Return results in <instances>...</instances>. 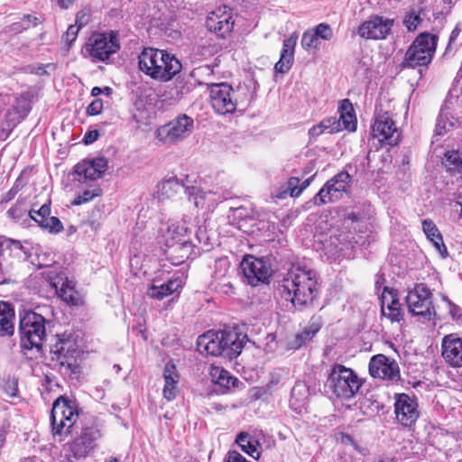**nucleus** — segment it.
I'll return each mask as SVG.
<instances>
[{
  "label": "nucleus",
  "instance_id": "obj_54",
  "mask_svg": "<svg viewBox=\"0 0 462 462\" xmlns=\"http://www.w3.org/2000/svg\"><path fill=\"white\" fill-rule=\"evenodd\" d=\"M322 328V320L320 316H312L309 325L303 329L305 334L309 335L311 338H313L316 334Z\"/></svg>",
  "mask_w": 462,
  "mask_h": 462
},
{
  "label": "nucleus",
  "instance_id": "obj_19",
  "mask_svg": "<svg viewBox=\"0 0 462 462\" xmlns=\"http://www.w3.org/2000/svg\"><path fill=\"white\" fill-rule=\"evenodd\" d=\"M219 337L222 340L225 356L230 359L236 357L249 341L247 335L237 328L219 330Z\"/></svg>",
  "mask_w": 462,
  "mask_h": 462
},
{
  "label": "nucleus",
  "instance_id": "obj_3",
  "mask_svg": "<svg viewBox=\"0 0 462 462\" xmlns=\"http://www.w3.org/2000/svg\"><path fill=\"white\" fill-rule=\"evenodd\" d=\"M81 353L71 333L57 335L50 349V366L69 380H78L81 374Z\"/></svg>",
  "mask_w": 462,
  "mask_h": 462
},
{
  "label": "nucleus",
  "instance_id": "obj_45",
  "mask_svg": "<svg viewBox=\"0 0 462 462\" xmlns=\"http://www.w3.org/2000/svg\"><path fill=\"white\" fill-rule=\"evenodd\" d=\"M102 193L100 188H96L94 189H87L84 190L81 194H79L74 200L72 201V205L79 206L84 203H88L92 200L94 198L100 196Z\"/></svg>",
  "mask_w": 462,
  "mask_h": 462
},
{
  "label": "nucleus",
  "instance_id": "obj_5",
  "mask_svg": "<svg viewBox=\"0 0 462 462\" xmlns=\"http://www.w3.org/2000/svg\"><path fill=\"white\" fill-rule=\"evenodd\" d=\"M79 415V404L75 398L60 395L52 403L51 425L53 435L70 433Z\"/></svg>",
  "mask_w": 462,
  "mask_h": 462
},
{
  "label": "nucleus",
  "instance_id": "obj_62",
  "mask_svg": "<svg viewBox=\"0 0 462 462\" xmlns=\"http://www.w3.org/2000/svg\"><path fill=\"white\" fill-rule=\"evenodd\" d=\"M420 23L421 19L419 14H410L408 19H406V29L410 32H413Z\"/></svg>",
  "mask_w": 462,
  "mask_h": 462
},
{
  "label": "nucleus",
  "instance_id": "obj_32",
  "mask_svg": "<svg viewBox=\"0 0 462 462\" xmlns=\"http://www.w3.org/2000/svg\"><path fill=\"white\" fill-rule=\"evenodd\" d=\"M15 312L13 305L0 301V337H11L14 333Z\"/></svg>",
  "mask_w": 462,
  "mask_h": 462
},
{
  "label": "nucleus",
  "instance_id": "obj_18",
  "mask_svg": "<svg viewBox=\"0 0 462 462\" xmlns=\"http://www.w3.org/2000/svg\"><path fill=\"white\" fill-rule=\"evenodd\" d=\"M206 27L217 37L226 38L234 27L231 10H226V6H224V9L218 8L209 13L206 20Z\"/></svg>",
  "mask_w": 462,
  "mask_h": 462
},
{
  "label": "nucleus",
  "instance_id": "obj_55",
  "mask_svg": "<svg viewBox=\"0 0 462 462\" xmlns=\"http://www.w3.org/2000/svg\"><path fill=\"white\" fill-rule=\"evenodd\" d=\"M321 122L324 125L327 132L329 134H336L342 130L340 119H337V117H327L324 118Z\"/></svg>",
  "mask_w": 462,
  "mask_h": 462
},
{
  "label": "nucleus",
  "instance_id": "obj_37",
  "mask_svg": "<svg viewBox=\"0 0 462 462\" xmlns=\"http://www.w3.org/2000/svg\"><path fill=\"white\" fill-rule=\"evenodd\" d=\"M18 113L17 108L8 109L5 115V120L0 125V141H5L11 134L14 128L19 123L14 116Z\"/></svg>",
  "mask_w": 462,
  "mask_h": 462
},
{
  "label": "nucleus",
  "instance_id": "obj_10",
  "mask_svg": "<svg viewBox=\"0 0 462 462\" xmlns=\"http://www.w3.org/2000/svg\"><path fill=\"white\" fill-rule=\"evenodd\" d=\"M101 437V430L97 426L83 427L81 431L67 444L68 462H73L71 457L80 459L88 457L97 447V441Z\"/></svg>",
  "mask_w": 462,
  "mask_h": 462
},
{
  "label": "nucleus",
  "instance_id": "obj_28",
  "mask_svg": "<svg viewBox=\"0 0 462 462\" xmlns=\"http://www.w3.org/2000/svg\"><path fill=\"white\" fill-rule=\"evenodd\" d=\"M382 313L392 321H400L402 319L401 304L393 289L383 288L382 293Z\"/></svg>",
  "mask_w": 462,
  "mask_h": 462
},
{
  "label": "nucleus",
  "instance_id": "obj_41",
  "mask_svg": "<svg viewBox=\"0 0 462 462\" xmlns=\"http://www.w3.org/2000/svg\"><path fill=\"white\" fill-rule=\"evenodd\" d=\"M324 249L330 257L337 258L342 254L345 249H347V246L340 241L339 237L330 236L324 244Z\"/></svg>",
  "mask_w": 462,
  "mask_h": 462
},
{
  "label": "nucleus",
  "instance_id": "obj_44",
  "mask_svg": "<svg viewBox=\"0 0 462 462\" xmlns=\"http://www.w3.org/2000/svg\"><path fill=\"white\" fill-rule=\"evenodd\" d=\"M175 89L177 98L180 99L192 91L193 84L178 76L175 79Z\"/></svg>",
  "mask_w": 462,
  "mask_h": 462
},
{
  "label": "nucleus",
  "instance_id": "obj_31",
  "mask_svg": "<svg viewBox=\"0 0 462 462\" xmlns=\"http://www.w3.org/2000/svg\"><path fill=\"white\" fill-rule=\"evenodd\" d=\"M422 230L427 239L432 244L440 257L446 259L448 256V251L436 224L431 219H424L422 221Z\"/></svg>",
  "mask_w": 462,
  "mask_h": 462
},
{
  "label": "nucleus",
  "instance_id": "obj_35",
  "mask_svg": "<svg viewBox=\"0 0 462 462\" xmlns=\"http://www.w3.org/2000/svg\"><path fill=\"white\" fill-rule=\"evenodd\" d=\"M162 69H167L168 75L164 77L156 78L157 81L168 82L177 76L182 69L181 62L175 57V55L166 51V56L162 57Z\"/></svg>",
  "mask_w": 462,
  "mask_h": 462
},
{
  "label": "nucleus",
  "instance_id": "obj_47",
  "mask_svg": "<svg viewBox=\"0 0 462 462\" xmlns=\"http://www.w3.org/2000/svg\"><path fill=\"white\" fill-rule=\"evenodd\" d=\"M196 239L203 251H209L212 247L211 238L205 226H199L196 231Z\"/></svg>",
  "mask_w": 462,
  "mask_h": 462
},
{
  "label": "nucleus",
  "instance_id": "obj_57",
  "mask_svg": "<svg viewBox=\"0 0 462 462\" xmlns=\"http://www.w3.org/2000/svg\"><path fill=\"white\" fill-rule=\"evenodd\" d=\"M103 110V100L100 98L94 99L87 107V114L88 116H97Z\"/></svg>",
  "mask_w": 462,
  "mask_h": 462
},
{
  "label": "nucleus",
  "instance_id": "obj_6",
  "mask_svg": "<svg viewBox=\"0 0 462 462\" xmlns=\"http://www.w3.org/2000/svg\"><path fill=\"white\" fill-rule=\"evenodd\" d=\"M437 37L428 32L419 34L412 44L406 51V69L408 76L419 75L421 78V69L415 70V67L427 66L432 60L436 51Z\"/></svg>",
  "mask_w": 462,
  "mask_h": 462
},
{
  "label": "nucleus",
  "instance_id": "obj_1",
  "mask_svg": "<svg viewBox=\"0 0 462 462\" xmlns=\"http://www.w3.org/2000/svg\"><path fill=\"white\" fill-rule=\"evenodd\" d=\"M278 291L298 310L312 306L319 295L317 272L301 266L291 268L279 282Z\"/></svg>",
  "mask_w": 462,
  "mask_h": 462
},
{
  "label": "nucleus",
  "instance_id": "obj_8",
  "mask_svg": "<svg viewBox=\"0 0 462 462\" xmlns=\"http://www.w3.org/2000/svg\"><path fill=\"white\" fill-rule=\"evenodd\" d=\"M86 51L93 60L106 61L120 50V42L116 31L94 33L86 43Z\"/></svg>",
  "mask_w": 462,
  "mask_h": 462
},
{
  "label": "nucleus",
  "instance_id": "obj_64",
  "mask_svg": "<svg viewBox=\"0 0 462 462\" xmlns=\"http://www.w3.org/2000/svg\"><path fill=\"white\" fill-rule=\"evenodd\" d=\"M451 209L453 213L457 214L458 217L462 219V193L458 194L451 203Z\"/></svg>",
  "mask_w": 462,
  "mask_h": 462
},
{
  "label": "nucleus",
  "instance_id": "obj_53",
  "mask_svg": "<svg viewBox=\"0 0 462 462\" xmlns=\"http://www.w3.org/2000/svg\"><path fill=\"white\" fill-rule=\"evenodd\" d=\"M312 30L319 40L329 41L333 37V31L328 23H321Z\"/></svg>",
  "mask_w": 462,
  "mask_h": 462
},
{
  "label": "nucleus",
  "instance_id": "obj_33",
  "mask_svg": "<svg viewBox=\"0 0 462 462\" xmlns=\"http://www.w3.org/2000/svg\"><path fill=\"white\" fill-rule=\"evenodd\" d=\"M164 244H178L190 240V230L185 223H175L168 226L163 235Z\"/></svg>",
  "mask_w": 462,
  "mask_h": 462
},
{
  "label": "nucleus",
  "instance_id": "obj_49",
  "mask_svg": "<svg viewBox=\"0 0 462 462\" xmlns=\"http://www.w3.org/2000/svg\"><path fill=\"white\" fill-rule=\"evenodd\" d=\"M312 179H313V176L306 179L301 183V185L300 187H298L297 184L299 183L300 180L295 177L290 178V180L288 181V185H289V188L291 189V197L299 196L310 185Z\"/></svg>",
  "mask_w": 462,
  "mask_h": 462
},
{
  "label": "nucleus",
  "instance_id": "obj_23",
  "mask_svg": "<svg viewBox=\"0 0 462 462\" xmlns=\"http://www.w3.org/2000/svg\"><path fill=\"white\" fill-rule=\"evenodd\" d=\"M461 94L462 89L457 87H454L449 90L438 117L436 125L437 134H442L443 132L448 131L449 127L453 126V123L449 121L448 116L450 115V110H452L454 106L458 105L459 96Z\"/></svg>",
  "mask_w": 462,
  "mask_h": 462
},
{
  "label": "nucleus",
  "instance_id": "obj_20",
  "mask_svg": "<svg viewBox=\"0 0 462 462\" xmlns=\"http://www.w3.org/2000/svg\"><path fill=\"white\" fill-rule=\"evenodd\" d=\"M441 355L451 367H462V337L456 334L446 335L441 341Z\"/></svg>",
  "mask_w": 462,
  "mask_h": 462
},
{
  "label": "nucleus",
  "instance_id": "obj_17",
  "mask_svg": "<svg viewBox=\"0 0 462 462\" xmlns=\"http://www.w3.org/2000/svg\"><path fill=\"white\" fill-rule=\"evenodd\" d=\"M372 135L374 139L378 140L381 146L391 147L397 145L401 137L393 121L385 116L375 118L372 125Z\"/></svg>",
  "mask_w": 462,
  "mask_h": 462
},
{
  "label": "nucleus",
  "instance_id": "obj_14",
  "mask_svg": "<svg viewBox=\"0 0 462 462\" xmlns=\"http://www.w3.org/2000/svg\"><path fill=\"white\" fill-rule=\"evenodd\" d=\"M166 56V51L155 48H144L138 56V65L141 71L151 79L168 75L167 69H162V57Z\"/></svg>",
  "mask_w": 462,
  "mask_h": 462
},
{
  "label": "nucleus",
  "instance_id": "obj_22",
  "mask_svg": "<svg viewBox=\"0 0 462 462\" xmlns=\"http://www.w3.org/2000/svg\"><path fill=\"white\" fill-rule=\"evenodd\" d=\"M393 22L383 20V17L374 15L358 27V34L365 39L380 40L385 38L391 30Z\"/></svg>",
  "mask_w": 462,
  "mask_h": 462
},
{
  "label": "nucleus",
  "instance_id": "obj_58",
  "mask_svg": "<svg viewBox=\"0 0 462 462\" xmlns=\"http://www.w3.org/2000/svg\"><path fill=\"white\" fill-rule=\"evenodd\" d=\"M224 462H250L236 450H229L224 459Z\"/></svg>",
  "mask_w": 462,
  "mask_h": 462
},
{
  "label": "nucleus",
  "instance_id": "obj_60",
  "mask_svg": "<svg viewBox=\"0 0 462 462\" xmlns=\"http://www.w3.org/2000/svg\"><path fill=\"white\" fill-rule=\"evenodd\" d=\"M325 132H327V130L325 129L324 125L320 121L319 124L315 125L311 128H310V130H309L310 141L316 140L317 137H319L320 134H322Z\"/></svg>",
  "mask_w": 462,
  "mask_h": 462
},
{
  "label": "nucleus",
  "instance_id": "obj_9",
  "mask_svg": "<svg viewBox=\"0 0 462 462\" xmlns=\"http://www.w3.org/2000/svg\"><path fill=\"white\" fill-rule=\"evenodd\" d=\"M409 312L420 322L430 320L435 315L431 302V293L422 283L416 284L406 295Z\"/></svg>",
  "mask_w": 462,
  "mask_h": 462
},
{
  "label": "nucleus",
  "instance_id": "obj_25",
  "mask_svg": "<svg viewBox=\"0 0 462 462\" xmlns=\"http://www.w3.org/2000/svg\"><path fill=\"white\" fill-rule=\"evenodd\" d=\"M197 349L202 355L225 356L219 331H208L200 335L197 339Z\"/></svg>",
  "mask_w": 462,
  "mask_h": 462
},
{
  "label": "nucleus",
  "instance_id": "obj_11",
  "mask_svg": "<svg viewBox=\"0 0 462 462\" xmlns=\"http://www.w3.org/2000/svg\"><path fill=\"white\" fill-rule=\"evenodd\" d=\"M352 177L346 171H341L329 179L310 200L315 206L333 203L347 193Z\"/></svg>",
  "mask_w": 462,
  "mask_h": 462
},
{
  "label": "nucleus",
  "instance_id": "obj_42",
  "mask_svg": "<svg viewBox=\"0 0 462 462\" xmlns=\"http://www.w3.org/2000/svg\"><path fill=\"white\" fill-rule=\"evenodd\" d=\"M300 44L305 51H309L310 50H319L320 42L314 31L308 30L303 32Z\"/></svg>",
  "mask_w": 462,
  "mask_h": 462
},
{
  "label": "nucleus",
  "instance_id": "obj_56",
  "mask_svg": "<svg viewBox=\"0 0 462 462\" xmlns=\"http://www.w3.org/2000/svg\"><path fill=\"white\" fill-rule=\"evenodd\" d=\"M51 64L44 65V64H38V65H27L22 69V70L24 73H31L35 74L38 76H44L48 75V72L46 70V66H50Z\"/></svg>",
  "mask_w": 462,
  "mask_h": 462
},
{
  "label": "nucleus",
  "instance_id": "obj_48",
  "mask_svg": "<svg viewBox=\"0 0 462 462\" xmlns=\"http://www.w3.org/2000/svg\"><path fill=\"white\" fill-rule=\"evenodd\" d=\"M82 26L83 23L79 21V14H77L75 24L69 25L67 32L63 35V39L69 46H70L76 41L79 31Z\"/></svg>",
  "mask_w": 462,
  "mask_h": 462
},
{
  "label": "nucleus",
  "instance_id": "obj_2",
  "mask_svg": "<svg viewBox=\"0 0 462 462\" xmlns=\"http://www.w3.org/2000/svg\"><path fill=\"white\" fill-rule=\"evenodd\" d=\"M257 88L258 83L254 79L237 89L226 82L212 83L208 85L211 106L218 115L233 114L238 106L246 107L254 99Z\"/></svg>",
  "mask_w": 462,
  "mask_h": 462
},
{
  "label": "nucleus",
  "instance_id": "obj_4",
  "mask_svg": "<svg viewBox=\"0 0 462 462\" xmlns=\"http://www.w3.org/2000/svg\"><path fill=\"white\" fill-rule=\"evenodd\" d=\"M49 321L34 310L19 313L18 333L23 349L41 351L46 339V324Z\"/></svg>",
  "mask_w": 462,
  "mask_h": 462
},
{
  "label": "nucleus",
  "instance_id": "obj_27",
  "mask_svg": "<svg viewBox=\"0 0 462 462\" xmlns=\"http://www.w3.org/2000/svg\"><path fill=\"white\" fill-rule=\"evenodd\" d=\"M297 41L298 34L296 32L291 33L283 40L280 60L274 65L275 72L284 74L290 70L294 60V50Z\"/></svg>",
  "mask_w": 462,
  "mask_h": 462
},
{
  "label": "nucleus",
  "instance_id": "obj_61",
  "mask_svg": "<svg viewBox=\"0 0 462 462\" xmlns=\"http://www.w3.org/2000/svg\"><path fill=\"white\" fill-rule=\"evenodd\" d=\"M14 108L18 109V113L14 116L15 120H23L31 111V106L27 102H23L22 105H18L17 106H14Z\"/></svg>",
  "mask_w": 462,
  "mask_h": 462
},
{
  "label": "nucleus",
  "instance_id": "obj_15",
  "mask_svg": "<svg viewBox=\"0 0 462 462\" xmlns=\"http://www.w3.org/2000/svg\"><path fill=\"white\" fill-rule=\"evenodd\" d=\"M108 168L106 158L96 157L85 159L74 166V180L85 183L88 180H96L102 177Z\"/></svg>",
  "mask_w": 462,
  "mask_h": 462
},
{
  "label": "nucleus",
  "instance_id": "obj_40",
  "mask_svg": "<svg viewBox=\"0 0 462 462\" xmlns=\"http://www.w3.org/2000/svg\"><path fill=\"white\" fill-rule=\"evenodd\" d=\"M406 428L411 427L419 418L418 402L414 395L406 394Z\"/></svg>",
  "mask_w": 462,
  "mask_h": 462
},
{
  "label": "nucleus",
  "instance_id": "obj_34",
  "mask_svg": "<svg viewBox=\"0 0 462 462\" xmlns=\"http://www.w3.org/2000/svg\"><path fill=\"white\" fill-rule=\"evenodd\" d=\"M236 443L241 449L251 456L253 458L258 459L260 457L261 445L247 432H240L236 439Z\"/></svg>",
  "mask_w": 462,
  "mask_h": 462
},
{
  "label": "nucleus",
  "instance_id": "obj_46",
  "mask_svg": "<svg viewBox=\"0 0 462 462\" xmlns=\"http://www.w3.org/2000/svg\"><path fill=\"white\" fill-rule=\"evenodd\" d=\"M230 266L229 260L226 256L219 257L215 260L214 276L217 279L225 277Z\"/></svg>",
  "mask_w": 462,
  "mask_h": 462
},
{
  "label": "nucleus",
  "instance_id": "obj_59",
  "mask_svg": "<svg viewBox=\"0 0 462 462\" xmlns=\"http://www.w3.org/2000/svg\"><path fill=\"white\" fill-rule=\"evenodd\" d=\"M20 23L25 30L34 27L39 23V19L32 14H24L21 19Z\"/></svg>",
  "mask_w": 462,
  "mask_h": 462
},
{
  "label": "nucleus",
  "instance_id": "obj_39",
  "mask_svg": "<svg viewBox=\"0 0 462 462\" xmlns=\"http://www.w3.org/2000/svg\"><path fill=\"white\" fill-rule=\"evenodd\" d=\"M183 189L184 185L175 176L163 180L160 185L162 195L167 198H171Z\"/></svg>",
  "mask_w": 462,
  "mask_h": 462
},
{
  "label": "nucleus",
  "instance_id": "obj_36",
  "mask_svg": "<svg viewBox=\"0 0 462 462\" xmlns=\"http://www.w3.org/2000/svg\"><path fill=\"white\" fill-rule=\"evenodd\" d=\"M443 164L448 171L462 174V152L455 150L447 152Z\"/></svg>",
  "mask_w": 462,
  "mask_h": 462
},
{
  "label": "nucleus",
  "instance_id": "obj_43",
  "mask_svg": "<svg viewBox=\"0 0 462 462\" xmlns=\"http://www.w3.org/2000/svg\"><path fill=\"white\" fill-rule=\"evenodd\" d=\"M311 339L312 338L302 330L287 341L286 347L288 350H298Z\"/></svg>",
  "mask_w": 462,
  "mask_h": 462
},
{
  "label": "nucleus",
  "instance_id": "obj_29",
  "mask_svg": "<svg viewBox=\"0 0 462 462\" xmlns=\"http://www.w3.org/2000/svg\"><path fill=\"white\" fill-rule=\"evenodd\" d=\"M156 280L152 281L146 293L148 297L157 300H162L175 292H179V290L182 288V280L180 277L170 279L162 284H156Z\"/></svg>",
  "mask_w": 462,
  "mask_h": 462
},
{
  "label": "nucleus",
  "instance_id": "obj_26",
  "mask_svg": "<svg viewBox=\"0 0 462 462\" xmlns=\"http://www.w3.org/2000/svg\"><path fill=\"white\" fill-rule=\"evenodd\" d=\"M164 255L173 265H180L185 263L193 254L194 247L191 241L180 242L178 244H164Z\"/></svg>",
  "mask_w": 462,
  "mask_h": 462
},
{
  "label": "nucleus",
  "instance_id": "obj_24",
  "mask_svg": "<svg viewBox=\"0 0 462 462\" xmlns=\"http://www.w3.org/2000/svg\"><path fill=\"white\" fill-rule=\"evenodd\" d=\"M209 374L213 383L218 385L221 389V393H226L232 388L242 390L245 387V383L232 375L230 372L223 367L213 365L210 368Z\"/></svg>",
  "mask_w": 462,
  "mask_h": 462
},
{
  "label": "nucleus",
  "instance_id": "obj_30",
  "mask_svg": "<svg viewBox=\"0 0 462 462\" xmlns=\"http://www.w3.org/2000/svg\"><path fill=\"white\" fill-rule=\"evenodd\" d=\"M56 289L58 296L69 306H82L84 304L83 298L76 290V283L74 281L66 277L62 280L61 286L58 289L56 282L51 283Z\"/></svg>",
  "mask_w": 462,
  "mask_h": 462
},
{
  "label": "nucleus",
  "instance_id": "obj_21",
  "mask_svg": "<svg viewBox=\"0 0 462 462\" xmlns=\"http://www.w3.org/2000/svg\"><path fill=\"white\" fill-rule=\"evenodd\" d=\"M51 204V201L48 199L39 209L32 208L29 211V217L42 229L47 230L51 234H59L64 227L59 217H50Z\"/></svg>",
  "mask_w": 462,
  "mask_h": 462
},
{
  "label": "nucleus",
  "instance_id": "obj_13",
  "mask_svg": "<svg viewBox=\"0 0 462 462\" xmlns=\"http://www.w3.org/2000/svg\"><path fill=\"white\" fill-rule=\"evenodd\" d=\"M194 121L186 114L179 115L157 130V137L165 143H174L188 137L193 131Z\"/></svg>",
  "mask_w": 462,
  "mask_h": 462
},
{
  "label": "nucleus",
  "instance_id": "obj_52",
  "mask_svg": "<svg viewBox=\"0 0 462 462\" xmlns=\"http://www.w3.org/2000/svg\"><path fill=\"white\" fill-rule=\"evenodd\" d=\"M341 127L342 129H346L349 132H355L356 130V116L355 113H349L346 115H339Z\"/></svg>",
  "mask_w": 462,
  "mask_h": 462
},
{
  "label": "nucleus",
  "instance_id": "obj_7",
  "mask_svg": "<svg viewBox=\"0 0 462 462\" xmlns=\"http://www.w3.org/2000/svg\"><path fill=\"white\" fill-rule=\"evenodd\" d=\"M327 384L337 398L350 400L359 391L362 382L353 369L335 364L328 375Z\"/></svg>",
  "mask_w": 462,
  "mask_h": 462
},
{
  "label": "nucleus",
  "instance_id": "obj_50",
  "mask_svg": "<svg viewBox=\"0 0 462 462\" xmlns=\"http://www.w3.org/2000/svg\"><path fill=\"white\" fill-rule=\"evenodd\" d=\"M163 378L165 381L164 385H177L179 382V374L177 373L176 366L170 363L166 364L163 371Z\"/></svg>",
  "mask_w": 462,
  "mask_h": 462
},
{
  "label": "nucleus",
  "instance_id": "obj_12",
  "mask_svg": "<svg viewBox=\"0 0 462 462\" xmlns=\"http://www.w3.org/2000/svg\"><path fill=\"white\" fill-rule=\"evenodd\" d=\"M240 268L247 283L252 286L269 283L273 273L268 258H258L254 255H245Z\"/></svg>",
  "mask_w": 462,
  "mask_h": 462
},
{
  "label": "nucleus",
  "instance_id": "obj_51",
  "mask_svg": "<svg viewBox=\"0 0 462 462\" xmlns=\"http://www.w3.org/2000/svg\"><path fill=\"white\" fill-rule=\"evenodd\" d=\"M394 412L395 418L401 425H404V393L395 394Z\"/></svg>",
  "mask_w": 462,
  "mask_h": 462
},
{
  "label": "nucleus",
  "instance_id": "obj_16",
  "mask_svg": "<svg viewBox=\"0 0 462 462\" xmlns=\"http://www.w3.org/2000/svg\"><path fill=\"white\" fill-rule=\"evenodd\" d=\"M369 374L374 378L392 382H397L401 379L398 363L383 354L372 356L369 362Z\"/></svg>",
  "mask_w": 462,
  "mask_h": 462
},
{
  "label": "nucleus",
  "instance_id": "obj_63",
  "mask_svg": "<svg viewBox=\"0 0 462 462\" xmlns=\"http://www.w3.org/2000/svg\"><path fill=\"white\" fill-rule=\"evenodd\" d=\"M339 115H346L349 113H355L352 103L349 99H343L340 101V105L337 109Z\"/></svg>",
  "mask_w": 462,
  "mask_h": 462
},
{
  "label": "nucleus",
  "instance_id": "obj_38",
  "mask_svg": "<svg viewBox=\"0 0 462 462\" xmlns=\"http://www.w3.org/2000/svg\"><path fill=\"white\" fill-rule=\"evenodd\" d=\"M230 211L232 213L228 216L229 221L239 229L243 228L244 223L254 221V218L249 215V211L245 207L231 208Z\"/></svg>",
  "mask_w": 462,
  "mask_h": 462
}]
</instances>
